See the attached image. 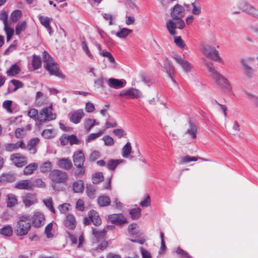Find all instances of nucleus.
Returning <instances> with one entry per match:
<instances>
[{
	"mask_svg": "<svg viewBox=\"0 0 258 258\" xmlns=\"http://www.w3.org/2000/svg\"><path fill=\"white\" fill-rule=\"evenodd\" d=\"M20 72L19 67L16 64H14L7 71V74L8 76H14L18 74Z\"/></svg>",
	"mask_w": 258,
	"mask_h": 258,
	"instance_id": "obj_34",
	"label": "nucleus"
},
{
	"mask_svg": "<svg viewBox=\"0 0 258 258\" xmlns=\"http://www.w3.org/2000/svg\"><path fill=\"white\" fill-rule=\"evenodd\" d=\"M164 67L169 77L171 78V79L173 82L175 83L176 82L175 80L173 79L172 76L174 72L175 69L173 66L172 62L168 60H166L164 63Z\"/></svg>",
	"mask_w": 258,
	"mask_h": 258,
	"instance_id": "obj_20",
	"label": "nucleus"
},
{
	"mask_svg": "<svg viewBox=\"0 0 258 258\" xmlns=\"http://www.w3.org/2000/svg\"><path fill=\"white\" fill-rule=\"evenodd\" d=\"M55 135V130L53 129H46L42 133V136L45 139H50L54 137Z\"/></svg>",
	"mask_w": 258,
	"mask_h": 258,
	"instance_id": "obj_42",
	"label": "nucleus"
},
{
	"mask_svg": "<svg viewBox=\"0 0 258 258\" xmlns=\"http://www.w3.org/2000/svg\"><path fill=\"white\" fill-rule=\"evenodd\" d=\"M92 182L94 184H97L103 180V175L102 172H97L94 174L92 177Z\"/></svg>",
	"mask_w": 258,
	"mask_h": 258,
	"instance_id": "obj_46",
	"label": "nucleus"
},
{
	"mask_svg": "<svg viewBox=\"0 0 258 258\" xmlns=\"http://www.w3.org/2000/svg\"><path fill=\"white\" fill-rule=\"evenodd\" d=\"M73 189L75 192H82L84 189L83 181L81 180L75 181L73 184Z\"/></svg>",
	"mask_w": 258,
	"mask_h": 258,
	"instance_id": "obj_29",
	"label": "nucleus"
},
{
	"mask_svg": "<svg viewBox=\"0 0 258 258\" xmlns=\"http://www.w3.org/2000/svg\"><path fill=\"white\" fill-rule=\"evenodd\" d=\"M160 238H161V246L159 251V254H162L163 251H164L166 247L164 240V233L162 232H160Z\"/></svg>",
	"mask_w": 258,
	"mask_h": 258,
	"instance_id": "obj_57",
	"label": "nucleus"
},
{
	"mask_svg": "<svg viewBox=\"0 0 258 258\" xmlns=\"http://www.w3.org/2000/svg\"><path fill=\"white\" fill-rule=\"evenodd\" d=\"M200 50L202 53L209 59L224 64V61L220 56L219 51L210 45L203 43L201 45Z\"/></svg>",
	"mask_w": 258,
	"mask_h": 258,
	"instance_id": "obj_3",
	"label": "nucleus"
},
{
	"mask_svg": "<svg viewBox=\"0 0 258 258\" xmlns=\"http://www.w3.org/2000/svg\"><path fill=\"white\" fill-rule=\"evenodd\" d=\"M172 57L180 67H182L187 61L177 53H173L172 55Z\"/></svg>",
	"mask_w": 258,
	"mask_h": 258,
	"instance_id": "obj_39",
	"label": "nucleus"
},
{
	"mask_svg": "<svg viewBox=\"0 0 258 258\" xmlns=\"http://www.w3.org/2000/svg\"><path fill=\"white\" fill-rule=\"evenodd\" d=\"M120 96H124L127 99L140 98L142 96V93L138 89L131 88L122 90L119 94Z\"/></svg>",
	"mask_w": 258,
	"mask_h": 258,
	"instance_id": "obj_10",
	"label": "nucleus"
},
{
	"mask_svg": "<svg viewBox=\"0 0 258 258\" xmlns=\"http://www.w3.org/2000/svg\"><path fill=\"white\" fill-rule=\"evenodd\" d=\"M24 143L22 141H19L15 144L11 143L6 144V150L9 152H12L19 148H23Z\"/></svg>",
	"mask_w": 258,
	"mask_h": 258,
	"instance_id": "obj_28",
	"label": "nucleus"
},
{
	"mask_svg": "<svg viewBox=\"0 0 258 258\" xmlns=\"http://www.w3.org/2000/svg\"><path fill=\"white\" fill-rule=\"evenodd\" d=\"M27 24L25 21L19 23L16 28V32H21L25 30Z\"/></svg>",
	"mask_w": 258,
	"mask_h": 258,
	"instance_id": "obj_58",
	"label": "nucleus"
},
{
	"mask_svg": "<svg viewBox=\"0 0 258 258\" xmlns=\"http://www.w3.org/2000/svg\"><path fill=\"white\" fill-rule=\"evenodd\" d=\"M44 216L39 212L34 213L32 217V224L36 227H40L44 224Z\"/></svg>",
	"mask_w": 258,
	"mask_h": 258,
	"instance_id": "obj_14",
	"label": "nucleus"
},
{
	"mask_svg": "<svg viewBox=\"0 0 258 258\" xmlns=\"http://www.w3.org/2000/svg\"><path fill=\"white\" fill-rule=\"evenodd\" d=\"M15 187L20 189L30 190L32 189V182L30 180H21L18 182Z\"/></svg>",
	"mask_w": 258,
	"mask_h": 258,
	"instance_id": "obj_19",
	"label": "nucleus"
},
{
	"mask_svg": "<svg viewBox=\"0 0 258 258\" xmlns=\"http://www.w3.org/2000/svg\"><path fill=\"white\" fill-rule=\"evenodd\" d=\"M52 168V163L50 161H47L43 164L40 167V170L42 173L49 172Z\"/></svg>",
	"mask_w": 258,
	"mask_h": 258,
	"instance_id": "obj_44",
	"label": "nucleus"
},
{
	"mask_svg": "<svg viewBox=\"0 0 258 258\" xmlns=\"http://www.w3.org/2000/svg\"><path fill=\"white\" fill-rule=\"evenodd\" d=\"M57 165L60 168H63L66 170H69L72 166L71 160L67 158L58 159Z\"/></svg>",
	"mask_w": 258,
	"mask_h": 258,
	"instance_id": "obj_24",
	"label": "nucleus"
},
{
	"mask_svg": "<svg viewBox=\"0 0 258 258\" xmlns=\"http://www.w3.org/2000/svg\"><path fill=\"white\" fill-rule=\"evenodd\" d=\"M171 16L172 19L166 23V27L169 32H174L176 28L182 29L184 26V22L181 19L184 15L183 8L179 4H176L171 9Z\"/></svg>",
	"mask_w": 258,
	"mask_h": 258,
	"instance_id": "obj_1",
	"label": "nucleus"
},
{
	"mask_svg": "<svg viewBox=\"0 0 258 258\" xmlns=\"http://www.w3.org/2000/svg\"><path fill=\"white\" fill-rule=\"evenodd\" d=\"M18 203L16 197L13 194H9L7 196V206L11 208L15 206Z\"/></svg>",
	"mask_w": 258,
	"mask_h": 258,
	"instance_id": "obj_36",
	"label": "nucleus"
},
{
	"mask_svg": "<svg viewBox=\"0 0 258 258\" xmlns=\"http://www.w3.org/2000/svg\"><path fill=\"white\" fill-rule=\"evenodd\" d=\"M197 127L192 123H190L189 128L187 129L186 134H188L192 139L196 138Z\"/></svg>",
	"mask_w": 258,
	"mask_h": 258,
	"instance_id": "obj_43",
	"label": "nucleus"
},
{
	"mask_svg": "<svg viewBox=\"0 0 258 258\" xmlns=\"http://www.w3.org/2000/svg\"><path fill=\"white\" fill-rule=\"evenodd\" d=\"M22 16V12L20 10H15L11 13V20L15 23L17 22Z\"/></svg>",
	"mask_w": 258,
	"mask_h": 258,
	"instance_id": "obj_45",
	"label": "nucleus"
},
{
	"mask_svg": "<svg viewBox=\"0 0 258 258\" xmlns=\"http://www.w3.org/2000/svg\"><path fill=\"white\" fill-rule=\"evenodd\" d=\"M23 202L27 207L30 206L36 202V198L35 195L26 194L22 197Z\"/></svg>",
	"mask_w": 258,
	"mask_h": 258,
	"instance_id": "obj_21",
	"label": "nucleus"
},
{
	"mask_svg": "<svg viewBox=\"0 0 258 258\" xmlns=\"http://www.w3.org/2000/svg\"><path fill=\"white\" fill-rule=\"evenodd\" d=\"M114 228L113 226H108L106 228L102 230H98L96 229H92V233L95 236L97 241H99L100 239H103L106 234V233L107 231V229H112V228Z\"/></svg>",
	"mask_w": 258,
	"mask_h": 258,
	"instance_id": "obj_16",
	"label": "nucleus"
},
{
	"mask_svg": "<svg viewBox=\"0 0 258 258\" xmlns=\"http://www.w3.org/2000/svg\"><path fill=\"white\" fill-rule=\"evenodd\" d=\"M89 216L94 225L99 226L101 224V220L96 211L94 210L90 211L89 213Z\"/></svg>",
	"mask_w": 258,
	"mask_h": 258,
	"instance_id": "obj_23",
	"label": "nucleus"
},
{
	"mask_svg": "<svg viewBox=\"0 0 258 258\" xmlns=\"http://www.w3.org/2000/svg\"><path fill=\"white\" fill-rule=\"evenodd\" d=\"M131 143L127 142L121 149V155L123 158H126L128 157L130 154L132 152Z\"/></svg>",
	"mask_w": 258,
	"mask_h": 258,
	"instance_id": "obj_31",
	"label": "nucleus"
},
{
	"mask_svg": "<svg viewBox=\"0 0 258 258\" xmlns=\"http://www.w3.org/2000/svg\"><path fill=\"white\" fill-rule=\"evenodd\" d=\"M126 84L124 80H119L115 78H109L107 81V84L110 87L118 89L124 87Z\"/></svg>",
	"mask_w": 258,
	"mask_h": 258,
	"instance_id": "obj_13",
	"label": "nucleus"
},
{
	"mask_svg": "<svg viewBox=\"0 0 258 258\" xmlns=\"http://www.w3.org/2000/svg\"><path fill=\"white\" fill-rule=\"evenodd\" d=\"M107 128L114 127L117 125V123L114 118H110V121L107 120L105 122Z\"/></svg>",
	"mask_w": 258,
	"mask_h": 258,
	"instance_id": "obj_62",
	"label": "nucleus"
},
{
	"mask_svg": "<svg viewBox=\"0 0 258 258\" xmlns=\"http://www.w3.org/2000/svg\"><path fill=\"white\" fill-rule=\"evenodd\" d=\"M205 65L210 73V76L216 81L223 90L227 93H230L232 88L228 80L215 68L214 64L209 61H206Z\"/></svg>",
	"mask_w": 258,
	"mask_h": 258,
	"instance_id": "obj_2",
	"label": "nucleus"
},
{
	"mask_svg": "<svg viewBox=\"0 0 258 258\" xmlns=\"http://www.w3.org/2000/svg\"><path fill=\"white\" fill-rule=\"evenodd\" d=\"M31 228L30 220L28 215L19 217L16 227V233L18 236H24L28 234Z\"/></svg>",
	"mask_w": 258,
	"mask_h": 258,
	"instance_id": "obj_4",
	"label": "nucleus"
},
{
	"mask_svg": "<svg viewBox=\"0 0 258 258\" xmlns=\"http://www.w3.org/2000/svg\"><path fill=\"white\" fill-rule=\"evenodd\" d=\"M73 159L74 165L76 167H80L83 165L85 161V157L82 151H77L74 152Z\"/></svg>",
	"mask_w": 258,
	"mask_h": 258,
	"instance_id": "obj_12",
	"label": "nucleus"
},
{
	"mask_svg": "<svg viewBox=\"0 0 258 258\" xmlns=\"http://www.w3.org/2000/svg\"><path fill=\"white\" fill-rule=\"evenodd\" d=\"M11 82L15 86V88L13 89V91H10L9 90V88H8V92L9 93H11V92H15L18 89L21 88L23 86V84L21 82L19 81V80H11Z\"/></svg>",
	"mask_w": 258,
	"mask_h": 258,
	"instance_id": "obj_48",
	"label": "nucleus"
},
{
	"mask_svg": "<svg viewBox=\"0 0 258 258\" xmlns=\"http://www.w3.org/2000/svg\"><path fill=\"white\" fill-rule=\"evenodd\" d=\"M141 209L140 208H134L129 211V214L133 220H137L141 216Z\"/></svg>",
	"mask_w": 258,
	"mask_h": 258,
	"instance_id": "obj_35",
	"label": "nucleus"
},
{
	"mask_svg": "<svg viewBox=\"0 0 258 258\" xmlns=\"http://www.w3.org/2000/svg\"><path fill=\"white\" fill-rule=\"evenodd\" d=\"M124 162L123 159H110L107 162V166L109 170H113L119 164Z\"/></svg>",
	"mask_w": 258,
	"mask_h": 258,
	"instance_id": "obj_27",
	"label": "nucleus"
},
{
	"mask_svg": "<svg viewBox=\"0 0 258 258\" xmlns=\"http://www.w3.org/2000/svg\"><path fill=\"white\" fill-rule=\"evenodd\" d=\"M38 165L36 163H32L25 167L23 171L25 175H30L32 174L35 170L37 169Z\"/></svg>",
	"mask_w": 258,
	"mask_h": 258,
	"instance_id": "obj_32",
	"label": "nucleus"
},
{
	"mask_svg": "<svg viewBox=\"0 0 258 258\" xmlns=\"http://www.w3.org/2000/svg\"><path fill=\"white\" fill-rule=\"evenodd\" d=\"M84 115L83 109H80L70 114V119L71 121L76 124L80 122Z\"/></svg>",
	"mask_w": 258,
	"mask_h": 258,
	"instance_id": "obj_18",
	"label": "nucleus"
},
{
	"mask_svg": "<svg viewBox=\"0 0 258 258\" xmlns=\"http://www.w3.org/2000/svg\"><path fill=\"white\" fill-rule=\"evenodd\" d=\"M108 220L114 224L122 225L127 223V218L123 214H113L108 215Z\"/></svg>",
	"mask_w": 258,
	"mask_h": 258,
	"instance_id": "obj_11",
	"label": "nucleus"
},
{
	"mask_svg": "<svg viewBox=\"0 0 258 258\" xmlns=\"http://www.w3.org/2000/svg\"><path fill=\"white\" fill-rule=\"evenodd\" d=\"M52 105L48 107H43L39 112L38 115V121L44 122L46 121L54 120L56 118V114L52 112Z\"/></svg>",
	"mask_w": 258,
	"mask_h": 258,
	"instance_id": "obj_7",
	"label": "nucleus"
},
{
	"mask_svg": "<svg viewBox=\"0 0 258 258\" xmlns=\"http://www.w3.org/2000/svg\"><path fill=\"white\" fill-rule=\"evenodd\" d=\"M64 225L69 229H75L76 226V222L75 217L72 214H68L64 221Z\"/></svg>",
	"mask_w": 258,
	"mask_h": 258,
	"instance_id": "obj_22",
	"label": "nucleus"
},
{
	"mask_svg": "<svg viewBox=\"0 0 258 258\" xmlns=\"http://www.w3.org/2000/svg\"><path fill=\"white\" fill-rule=\"evenodd\" d=\"M239 8L243 12H245L253 17L258 19V10L250 4L245 2H241L239 3Z\"/></svg>",
	"mask_w": 258,
	"mask_h": 258,
	"instance_id": "obj_8",
	"label": "nucleus"
},
{
	"mask_svg": "<svg viewBox=\"0 0 258 258\" xmlns=\"http://www.w3.org/2000/svg\"><path fill=\"white\" fill-rule=\"evenodd\" d=\"M113 133L115 136L117 137L119 139H121L126 136V132L122 129L118 128L113 130Z\"/></svg>",
	"mask_w": 258,
	"mask_h": 258,
	"instance_id": "obj_55",
	"label": "nucleus"
},
{
	"mask_svg": "<svg viewBox=\"0 0 258 258\" xmlns=\"http://www.w3.org/2000/svg\"><path fill=\"white\" fill-rule=\"evenodd\" d=\"M38 115L39 113L38 111L36 109H31L28 112V115L32 118L34 119L35 120H37L38 121Z\"/></svg>",
	"mask_w": 258,
	"mask_h": 258,
	"instance_id": "obj_54",
	"label": "nucleus"
},
{
	"mask_svg": "<svg viewBox=\"0 0 258 258\" xmlns=\"http://www.w3.org/2000/svg\"><path fill=\"white\" fill-rule=\"evenodd\" d=\"M110 198L107 196H101L97 199V203L100 207H107L110 204Z\"/></svg>",
	"mask_w": 258,
	"mask_h": 258,
	"instance_id": "obj_26",
	"label": "nucleus"
},
{
	"mask_svg": "<svg viewBox=\"0 0 258 258\" xmlns=\"http://www.w3.org/2000/svg\"><path fill=\"white\" fill-rule=\"evenodd\" d=\"M45 186V183L40 178L36 179L34 180L33 183H32V187L33 186H36L40 188H44Z\"/></svg>",
	"mask_w": 258,
	"mask_h": 258,
	"instance_id": "obj_56",
	"label": "nucleus"
},
{
	"mask_svg": "<svg viewBox=\"0 0 258 258\" xmlns=\"http://www.w3.org/2000/svg\"><path fill=\"white\" fill-rule=\"evenodd\" d=\"M104 145L107 146H112L114 144L113 139L109 136H105L102 138Z\"/></svg>",
	"mask_w": 258,
	"mask_h": 258,
	"instance_id": "obj_50",
	"label": "nucleus"
},
{
	"mask_svg": "<svg viewBox=\"0 0 258 258\" xmlns=\"http://www.w3.org/2000/svg\"><path fill=\"white\" fill-rule=\"evenodd\" d=\"M86 192L90 199H94L95 198L96 189L91 185H87L86 186Z\"/></svg>",
	"mask_w": 258,
	"mask_h": 258,
	"instance_id": "obj_41",
	"label": "nucleus"
},
{
	"mask_svg": "<svg viewBox=\"0 0 258 258\" xmlns=\"http://www.w3.org/2000/svg\"><path fill=\"white\" fill-rule=\"evenodd\" d=\"M84 124L85 128L87 131H90L94 126L98 125L99 123L97 122L95 119L87 118L84 120Z\"/></svg>",
	"mask_w": 258,
	"mask_h": 258,
	"instance_id": "obj_30",
	"label": "nucleus"
},
{
	"mask_svg": "<svg viewBox=\"0 0 258 258\" xmlns=\"http://www.w3.org/2000/svg\"><path fill=\"white\" fill-rule=\"evenodd\" d=\"M0 20L4 23L5 32H14V29L10 27L11 23L8 21V14L6 11H3L0 14Z\"/></svg>",
	"mask_w": 258,
	"mask_h": 258,
	"instance_id": "obj_17",
	"label": "nucleus"
},
{
	"mask_svg": "<svg viewBox=\"0 0 258 258\" xmlns=\"http://www.w3.org/2000/svg\"><path fill=\"white\" fill-rule=\"evenodd\" d=\"M43 94L41 92H37L36 94V103L37 106H41L43 104L44 101Z\"/></svg>",
	"mask_w": 258,
	"mask_h": 258,
	"instance_id": "obj_53",
	"label": "nucleus"
},
{
	"mask_svg": "<svg viewBox=\"0 0 258 258\" xmlns=\"http://www.w3.org/2000/svg\"><path fill=\"white\" fill-rule=\"evenodd\" d=\"M11 160L17 167H21L26 164L25 158L20 154H14L11 156Z\"/></svg>",
	"mask_w": 258,
	"mask_h": 258,
	"instance_id": "obj_15",
	"label": "nucleus"
},
{
	"mask_svg": "<svg viewBox=\"0 0 258 258\" xmlns=\"http://www.w3.org/2000/svg\"><path fill=\"white\" fill-rule=\"evenodd\" d=\"M0 233L4 236H10L13 234L12 228L10 226H6L0 230Z\"/></svg>",
	"mask_w": 258,
	"mask_h": 258,
	"instance_id": "obj_47",
	"label": "nucleus"
},
{
	"mask_svg": "<svg viewBox=\"0 0 258 258\" xmlns=\"http://www.w3.org/2000/svg\"><path fill=\"white\" fill-rule=\"evenodd\" d=\"M138 225L136 223H132L128 225L127 231L128 233L132 236H136L139 234V231L137 229Z\"/></svg>",
	"mask_w": 258,
	"mask_h": 258,
	"instance_id": "obj_37",
	"label": "nucleus"
},
{
	"mask_svg": "<svg viewBox=\"0 0 258 258\" xmlns=\"http://www.w3.org/2000/svg\"><path fill=\"white\" fill-rule=\"evenodd\" d=\"M140 249L143 258H152L151 254L149 251L142 247H141Z\"/></svg>",
	"mask_w": 258,
	"mask_h": 258,
	"instance_id": "obj_64",
	"label": "nucleus"
},
{
	"mask_svg": "<svg viewBox=\"0 0 258 258\" xmlns=\"http://www.w3.org/2000/svg\"><path fill=\"white\" fill-rule=\"evenodd\" d=\"M46 207L53 213H55V210L53 207L52 201L51 198L46 199L43 201Z\"/></svg>",
	"mask_w": 258,
	"mask_h": 258,
	"instance_id": "obj_49",
	"label": "nucleus"
},
{
	"mask_svg": "<svg viewBox=\"0 0 258 258\" xmlns=\"http://www.w3.org/2000/svg\"><path fill=\"white\" fill-rule=\"evenodd\" d=\"M76 208L78 211H83L85 209L84 201L82 199H79L76 202Z\"/></svg>",
	"mask_w": 258,
	"mask_h": 258,
	"instance_id": "obj_63",
	"label": "nucleus"
},
{
	"mask_svg": "<svg viewBox=\"0 0 258 258\" xmlns=\"http://www.w3.org/2000/svg\"><path fill=\"white\" fill-rule=\"evenodd\" d=\"M44 68L48 72L51 76H54L60 78H63L64 76L59 70L57 63L55 61L44 65Z\"/></svg>",
	"mask_w": 258,
	"mask_h": 258,
	"instance_id": "obj_9",
	"label": "nucleus"
},
{
	"mask_svg": "<svg viewBox=\"0 0 258 258\" xmlns=\"http://www.w3.org/2000/svg\"><path fill=\"white\" fill-rule=\"evenodd\" d=\"M82 48L83 50L86 53L87 55L89 58H90L91 59L93 58V55L90 51L87 44L85 41H83L82 42Z\"/></svg>",
	"mask_w": 258,
	"mask_h": 258,
	"instance_id": "obj_59",
	"label": "nucleus"
},
{
	"mask_svg": "<svg viewBox=\"0 0 258 258\" xmlns=\"http://www.w3.org/2000/svg\"><path fill=\"white\" fill-rule=\"evenodd\" d=\"M38 18L41 24L46 28H48L49 30H50V27L49 25L50 19L47 17H44L41 15H39Z\"/></svg>",
	"mask_w": 258,
	"mask_h": 258,
	"instance_id": "obj_40",
	"label": "nucleus"
},
{
	"mask_svg": "<svg viewBox=\"0 0 258 258\" xmlns=\"http://www.w3.org/2000/svg\"><path fill=\"white\" fill-rule=\"evenodd\" d=\"M49 177L52 181V187L54 190H57L56 184L66 183L68 179L67 173L58 169H54L51 171Z\"/></svg>",
	"mask_w": 258,
	"mask_h": 258,
	"instance_id": "obj_5",
	"label": "nucleus"
},
{
	"mask_svg": "<svg viewBox=\"0 0 258 258\" xmlns=\"http://www.w3.org/2000/svg\"><path fill=\"white\" fill-rule=\"evenodd\" d=\"M174 42L177 46L180 48H183L184 47V43L180 36H174Z\"/></svg>",
	"mask_w": 258,
	"mask_h": 258,
	"instance_id": "obj_60",
	"label": "nucleus"
},
{
	"mask_svg": "<svg viewBox=\"0 0 258 258\" xmlns=\"http://www.w3.org/2000/svg\"><path fill=\"white\" fill-rule=\"evenodd\" d=\"M43 60L45 63L44 65H47L48 63L54 61L53 58L46 51L43 52Z\"/></svg>",
	"mask_w": 258,
	"mask_h": 258,
	"instance_id": "obj_52",
	"label": "nucleus"
},
{
	"mask_svg": "<svg viewBox=\"0 0 258 258\" xmlns=\"http://www.w3.org/2000/svg\"><path fill=\"white\" fill-rule=\"evenodd\" d=\"M255 58L251 56H246L240 59V62L241 64L243 74L248 79H251L254 74V69L250 65L254 61Z\"/></svg>",
	"mask_w": 258,
	"mask_h": 258,
	"instance_id": "obj_6",
	"label": "nucleus"
},
{
	"mask_svg": "<svg viewBox=\"0 0 258 258\" xmlns=\"http://www.w3.org/2000/svg\"><path fill=\"white\" fill-rule=\"evenodd\" d=\"M12 101L11 100H6L3 102V107L5 108L8 112H12L11 109V106Z\"/></svg>",
	"mask_w": 258,
	"mask_h": 258,
	"instance_id": "obj_61",
	"label": "nucleus"
},
{
	"mask_svg": "<svg viewBox=\"0 0 258 258\" xmlns=\"http://www.w3.org/2000/svg\"><path fill=\"white\" fill-rule=\"evenodd\" d=\"M32 64L34 70H37L41 66V58L39 56L33 55Z\"/></svg>",
	"mask_w": 258,
	"mask_h": 258,
	"instance_id": "obj_38",
	"label": "nucleus"
},
{
	"mask_svg": "<svg viewBox=\"0 0 258 258\" xmlns=\"http://www.w3.org/2000/svg\"><path fill=\"white\" fill-rule=\"evenodd\" d=\"M15 180V176L10 173H4L0 176V182L2 183L13 182Z\"/></svg>",
	"mask_w": 258,
	"mask_h": 258,
	"instance_id": "obj_33",
	"label": "nucleus"
},
{
	"mask_svg": "<svg viewBox=\"0 0 258 258\" xmlns=\"http://www.w3.org/2000/svg\"><path fill=\"white\" fill-rule=\"evenodd\" d=\"M39 142L38 138H34L31 139L27 144V149L31 154H35L36 152V146Z\"/></svg>",
	"mask_w": 258,
	"mask_h": 258,
	"instance_id": "obj_25",
	"label": "nucleus"
},
{
	"mask_svg": "<svg viewBox=\"0 0 258 258\" xmlns=\"http://www.w3.org/2000/svg\"><path fill=\"white\" fill-rule=\"evenodd\" d=\"M102 134H103V132L102 131H100V132H99L97 133H92V134H90L88 136V137H87V138L86 139V142L87 143L90 142L92 141H93V140H95L96 139H97V138H99V137H100L102 135Z\"/></svg>",
	"mask_w": 258,
	"mask_h": 258,
	"instance_id": "obj_51",
	"label": "nucleus"
}]
</instances>
